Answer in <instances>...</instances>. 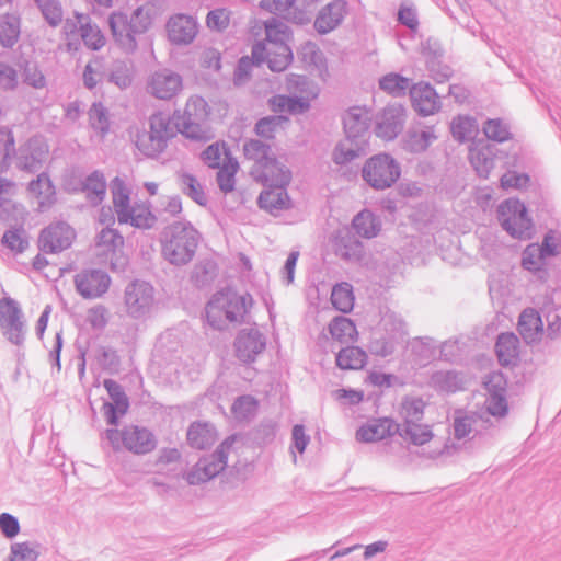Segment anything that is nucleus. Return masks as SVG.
Instances as JSON below:
<instances>
[{
  "label": "nucleus",
  "mask_w": 561,
  "mask_h": 561,
  "mask_svg": "<svg viewBox=\"0 0 561 561\" xmlns=\"http://www.w3.org/2000/svg\"><path fill=\"white\" fill-rule=\"evenodd\" d=\"M373 112L365 106H352L342 115L344 140L336 144L332 160L337 165H345L366 154L369 147Z\"/></svg>",
  "instance_id": "obj_1"
},
{
  "label": "nucleus",
  "mask_w": 561,
  "mask_h": 561,
  "mask_svg": "<svg viewBox=\"0 0 561 561\" xmlns=\"http://www.w3.org/2000/svg\"><path fill=\"white\" fill-rule=\"evenodd\" d=\"M199 232L188 221H175L161 233L162 255L170 264H188L197 250Z\"/></svg>",
  "instance_id": "obj_2"
},
{
  "label": "nucleus",
  "mask_w": 561,
  "mask_h": 561,
  "mask_svg": "<svg viewBox=\"0 0 561 561\" xmlns=\"http://www.w3.org/2000/svg\"><path fill=\"white\" fill-rule=\"evenodd\" d=\"M107 22L116 45L126 54H133L138 47L140 36L150 28L152 18L150 10L138 7L130 15L122 11H113Z\"/></svg>",
  "instance_id": "obj_3"
},
{
  "label": "nucleus",
  "mask_w": 561,
  "mask_h": 561,
  "mask_svg": "<svg viewBox=\"0 0 561 561\" xmlns=\"http://www.w3.org/2000/svg\"><path fill=\"white\" fill-rule=\"evenodd\" d=\"M252 305L250 294L217 291L205 307L206 321L215 330L222 331L227 323H241Z\"/></svg>",
  "instance_id": "obj_4"
},
{
  "label": "nucleus",
  "mask_w": 561,
  "mask_h": 561,
  "mask_svg": "<svg viewBox=\"0 0 561 561\" xmlns=\"http://www.w3.org/2000/svg\"><path fill=\"white\" fill-rule=\"evenodd\" d=\"M561 254V237L556 230H548L540 243L527 244L520 254V266L540 282L549 279V260Z\"/></svg>",
  "instance_id": "obj_5"
},
{
  "label": "nucleus",
  "mask_w": 561,
  "mask_h": 561,
  "mask_svg": "<svg viewBox=\"0 0 561 561\" xmlns=\"http://www.w3.org/2000/svg\"><path fill=\"white\" fill-rule=\"evenodd\" d=\"M181 130L174 114L170 116L157 112L149 118V131L137 135L136 147L146 157L157 158L165 150L169 140L181 134Z\"/></svg>",
  "instance_id": "obj_6"
},
{
  "label": "nucleus",
  "mask_w": 561,
  "mask_h": 561,
  "mask_svg": "<svg viewBox=\"0 0 561 561\" xmlns=\"http://www.w3.org/2000/svg\"><path fill=\"white\" fill-rule=\"evenodd\" d=\"M104 437L115 451L124 448L135 455H146L157 446L153 433L138 425H126L122 430L107 428Z\"/></svg>",
  "instance_id": "obj_7"
},
{
  "label": "nucleus",
  "mask_w": 561,
  "mask_h": 561,
  "mask_svg": "<svg viewBox=\"0 0 561 561\" xmlns=\"http://www.w3.org/2000/svg\"><path fill=\"white\" fill-rule=\"evenodd\" d=\"M497 219L504 231L514 239L528 240L534 233V222L526 205L517 198L503 201L497 207Z\"/></svg>",
  "instance_id": "obj_8"
},
{
  "label": "nucleus",
  "mask_w": 561,
  "mask_h": 561,
  "mask_svg": "<svg viewBox=\"0 0 561 561\" xmlns=\"http://www.w3.org/2000/svg\"><path fill=\"white\" fill-rule=\"evenodd\" d=\"M401 167L389 153H378L363 165L362 178L374 190L390 188L400 178Z\"/></svg>",
  "instance_id": "obj_9"
},
{
  "label": "nucleus",
  "mask_w": 561,
  "mask_h": 561,
  "mask_svg": "<svg viewBox=\"0 0 561 561\" xmlns=\"http://www.w3.org/2000/svg\"><path fill=\"white\" fill-rule=\"evenodd\" d=\"M233 437H227L213 454L202 457L185 474L190 485H198L210 481L225 470L228 461V453L233 443Z\"/></svg>",
  "instance_id": "obj_10"
},
{
  "label": "nucleus",
  "mask_w": 561,
  "mask_h": 561,
  "mask_svg": "<svg viewBox=\"0 0 561 561\" xmlns=\"http://www.w3.org/2000/svg\"><path fill=\"white\" fill-rule=\"evenodd\" d=\"M175 122L180 125L181 134L192 140L205 139V122L208 116V104L202 96H191L183 112L174 111Z\"/></svg>",
  "instance_id": "obj_11"
},
{
  "label": "nucleus",
  "mask_w": 561,
  "mask_h": 561,
  "mask_svg": "<svg viewBox=\"0 0 561 561\" xmlns=\"http://www.w3.org/2000/svg\"><path fill=\"white\" fill-rule=\"evenodd\" d=\"M0 331L13 345L22 346L25 342L26 327L19 302L11 297L0 299Z\"/></svg>",
  "instance_id": "obj_12"
},
{
  "label": "nucleus",
  "mask_w": 561,
  "mask_h": 561,
  "mask_svg": "<svg viewBox=\"0 0 561 561\" xmlns=\"http://www.w3.org/2000/svg\"><path fill=\"white\" fill-rule=\"evenodd\" d=\"M266 344V336L257 327L243 328L237 332L233 341L234 355L243 364L255 363L265 351Z\"/></svg>",
  "instance_id": "obj_13"
},
{
  "label": "nucleus",
  "mask_w": 561,
  "mask_h": 561,
  "mask_svg": "<svg viewBox=\"0 0 561 561\" xmlns=\"http://www.w3.org/2000/svg\"><path fill=\"white\" fill-rule=\"evenodd\" d=\"M468 157L477 174L482 179H488L496 162L504 163L508 159V153L500 150L497 145L481 139L470 146Z\"/></svg>",
  "instance_id": "obj_14"
},
{
  "label": "nucleus",
  "mask_w": 561,
  "mask_h": 561,
  "mask_svg": "<svg viewBox=\"0 0 561 561\" xmlns=\"http://www.w3.org/2000/svg\"><path fill=\"white\" fill-rule=\"evenodd\" d=\"M48 153L47 145L38 137H31L14 152L15 167L23 172H39Z\"/></svg>",
  "instance_id": "obj_15"
},
{
  "label": "nucleus",
  "mask_w": 561,
  "mask_h": 561,
  "mask_svg": "<svg viewBox=\"0 0 561 561\" xmlns=\"http://www.w3.org/2000/svg\"><path fill=\"white\" fill-rule=\"evenodd\" d=\"M375 134L377 137L390 141L402 131L405 122V108L399 103L388 104L375 116Z\"/></svg>",
  "instance_id": "obj_16"
},
{
  "label": "nucleus",
  "mask_w": 561,
  "mask_h": 561,
  "mask_svg": "<svg viewBox=\"0 0 561 561\" xmlns=\"http://www.w3.org/2000/svg\"><path fill=\"white\" fill-rule=\"evenodd\" d=\"M153 286L145 280H134L125 289V305L130 317L139 319L146 316L154 301Z\"/></svg>",
  "instance_id": "obj_17"
},
{
  "label": "nucleus",
  "mask_w": 561,
  "mask_h": 561,
  "mask_svg": "<svg viewBox=\"0 0 561 561\" xmlns=\"http://www.w3.org/2000/svg\"><path fill=\"white\" fill-rule=\"evenodd\" d=\"M182 88V76L168 68L153 71L147 81V91L159 100L173 99Z\"/></svg>",
  "instance_id": "obj_18"
},
{
  "label": "nucleus",
  "mask_w": 561,
  "mask_h": 561,
  "mask_svg": "<svg viewBox=\"0 0 561 561\" xmlns=\"http://www.w3.org/2000/svg\"><path fill=\"white\" fill-rule=\"evenodd\" d=\"M73 238V229L67 222L58 221L41 231L38 248L44 253H59L71 245Z\"/></svg>",
  "instance_id": "obj_19"
},
{
  "label": "nucleus",
  "mask_w": 561,
  "mask_h": 561,
  "mask_svg": "<svg viewBox=\"0 0 561 561\" xmlns=\"http://www.w3.org/2000/svg\"><path fill=\"white\" fill-rule=\"evenodd\" d=\"M77 293L84 299H94L103 296L111 285V277L102 270H83L75 276Z\"/></svg>",
  "instance_id": "obj_20"
},
{
  "label": "nucleus",
  "mask_w": 561,
  "mask_h": 561,
  "mask_svg": "<svg viewBox=\"0 0 561 561\" xmlns=\"http://www.w3.org/2000/svg\"><path fill=\"white\" fill-rule=\"evenodd\" d=\"M250 174L263 186L289 184L291 180L290 170L274 153L266 161L252 165Z\"/></svg>",
  "instance_id": "obj_21"
},
{
  "label": "nucleus",
  "mask_w": 561,
  "mask_h": 561,
  "mask_svg": "<svg viewBox=\"0 0 561 561\" xmlns=\"http://www.w3.org/2000/svg\"><path fill=\"white\" fill-rule=\"evenodd\" d=\"M347 13V1L332 0L317 12L313 28L319 35H327L341 26Z\"/></svg>",
  "instance_id": "obj_22"
},
{
  "label": "nucleus",
  "mask_w": 561,
  "mask_h": 561,
  "mask_svg": "<svg viewBox=\"0 0 561 561\" xmlns=\"http://www.w3.org/2000/svg\"><path fill=\"white\" fill-rule=\"evenodd\" d=\"M409 95L412 107L420 116L426 117L440 110L439 95L428 82L412 84Z\"/></svg>",
  "instance_id": "obj_23"
},
{
  "label": "nucleus",
  "mask_w": 561,
  "mask_h": 561,
  "mask_svg": "<svg viewBox=\"0 0 561 561\" xmlns=\"http://www.w3.org/2000/svg\"><path fill=\"white\" fill-rule=\"evenodd\" d=\"M198 26L196 20L187 14L178 13L167 22L168 38L175 45L191 44L196 37Z\"/></svg>",
  "instance_id": "obj_24"
},
{
  "label": "nucleus",
  "mask_w": 561,
  "mask_h": 561,
  "mask_svg": "<svg viewBox=\"0 0 561 561\" xmlns=\"http://www.w3.org/2000/svg\"><path fill=\"white\" fill-rule=\"evenodd\" d=\"M106 187L104 173L100 170H94L83 180L78 181V187L69 188V193H83L91 205L98 206L105 198Z\"/></svg>",
  "instance_id": "obj_25"
},
{
  "label": "nucleus",
  "mask_w": 561,
  "mask_h": 561,
  "mask_svg": "<svg viewBox=\"0 0 561 561\" xmlns=\"http://www.w3.org/2000/svg\"><path fill=\"white\" fill-rule=\"evenodd\" d=\"M30 194L37 199L41 211L49 209L57 201L56 187L47 172H41L27 186Z\"/></svg>",
  "instance_id": "obj_26"
},
{
  "label": "nucleus",
  "mask_w": 561,
  "mask_h": 561,
  "mask_svg": "<svg viewBox=\"0 0 561 561\" xmlns=\"http://www.w3.org/2000/svg\"><path fill=\"white\" fill-rule=\"evenodd\" d=\"M288 184H275L264 186V190L257 197V205L261 209L273 214L274 211L289 208L290 198L287 193Z\"/></svg>",
  "instance_id": "obj_27"
},
{
  "label": "nucleus",
  "mask_w": 561,
  "mask_h": 561,
  "mask_svg": "<svg viewBox=\"0 0 561 561\" xmlns=\"http://www.w3.org/2000/svg\"><path fill=\"white\" fill-rule=\"evenodd\" d=\"M398 423L388 417L373 420L362 425L356 431V439L362 443H373L385 439L386 437L397 433Z\"/></svg>",
  "instance_id": "obj_28"
},
{
  "label": "nucleus",
  "mask_w": 561,
  "mask_h": 561,
  "mask_svg": "<svg viewBox=\"0 0 561 561\" xmlns=\"http://www.w3.org/2000/svg\"><path fill=\"white\" fill-rule=\"evenodd\" d=\"M268 107L274 113L304 114L310 108V101L298 95L276 94L268 99Z\"/></svg>",
  "instance_id": "obj_29"
},
{
  "label": "nucleus",
  "mask_w": 561,
  "mask_h": 561,
  "mask_svg": "<svg viewBox=\"0 0 561 561\" xmlns=\"http://www.w3.org/2000/svg\"><path fill=\"white\" fill-rule=\"evenodd\" d=\"M517 330L527 344L536 342L543 331L539 312L534 308H526L519 316Z\"/></svg>",
  "instance_id": "obj_30"
},
{
  "label": "nucleus",
  "mask_w": 561,
  "mask_h": 561,
  "mask_svg": "<svg viewBox=\"0 0 561 561\" xmlns=\"http://www.w3.org/2000/svg\"><path fill=\"white\" fill-rule=\"evenodd\" d=\"M382 222L378 215L369 209H363L352 220L355 233L364 239H373L381 231Z\"/></svg>",
  "instance_id": "obj_31"
},
{
  "label": "nucleus",
  "mask_w": 561,
  "mask_h": 561,
  "mask_svg": "<svg viewBox=\"0 0 561 561\" xmlns=\"http://www.w3.org/2000/svg\"><path fill=\"white\" fill-rule=\"evenodd\" d=\"M379 316L380 320L375 330H381L382 334L393 335L396 339L403 341L407 332L402 317L386 305L379 307Z\"/></svg>",
  "instance_id": "obj_32"
},
{
  "label": "nucleus",
  "mask_w": 561,
  "mask_h": 561,
  "mask_svg": "<svg viewBox=\"0 0 561 561\" xmlns=\"http://www.w3.org/2000/svg\"><path fill=\"white\" fill-rule=\"evenodd\" d=\"M503 164L507 167V171L500 179L503 188L520 190L528 186L530 176L528 173L517 170L520 168V163L519 157L516 153L508 156V159H506Z\"/></svg>",
  "instance_id": "obj_33"
},
{
  "label": "nucleus",
  "mask_w": 561,
  "mask_h": 561,
  "mask_svg": "<svg viewBox=\"0 0 561 561\" xmlns=\"http://www.w3.org/2000/svg\"><path fill=\"white\" fill-rule=\"evenodd\" d=\"M335 253L343 260L357 262L364 256V244L356 233L347 231L336 238Z\"/></svg>",
  "instance_id": "obj_34"
},
{
  "label": "nucleus",
  "mask_w": 561,
  "mask_h": 561,
  "mask_svg": "<svg viewBox=\"0 0 561 561\" xmlns=\"http://www.w3.org/2000/svg\"><path fill=\"white\" fill-rule=\"evenodd\" d=\"M157 222L156 215L146 203H134L129 213L118 221L119 225H130L137 229H151Z\"/></svg>",
  "instance_id": "obj_35"
},
{
  "label": "nucleus",
  "mask_w": 561,
  "mask_h": 561,
  "mask_svg": "<svg viewBox=\"0 0 561 561\" xmlns=\"http://www.w3.org/2000/svg\"><path fill=\"white\" fill-rule=\"evenodd\" d=\"M216 440L215 427L208 423L195 422L187 430V443L195 449L209 448Z\"/></svg>",
  "instance_id": "obj_36"
},
{
  "label": "nucleus",
  "mask_w": 561,
  "mask_h": 561,
  "mask_svg": "<svg viewBox=\"0 0 561 561\" xmlns=\"http://www.w3.org/2000/svg\"><path fill=\"white\" fill-rule=\"evenodd\" d=\"M111 193L113 207L117 216V221H119L134 207V204L130 203V190L122 179L116 176L112 181Z\"/></svg>",
  "instance_id": "obj_37"
},
{
  "label": "nucleus",
  "mask_w": 561,
  "mask_h": 561,
  "mask_svg": "<svg viewBox=\"0 0 561 561\" xmlns=\"http://www.w3.org/2000/svg\"><path fill=\"white\" fill-rule=\"evenodd\" d=\"M495 353L502 366L515 363L518 356V339L514 333H501L495 343Z\"/></svg>",
  "instance_id": "obj_38"
},
{
  "label": "nucleus",
  "mask_w": 561,
  "mask_h": 561,
  "mask_svg": "<svg viewBox=\"0 0 561 561\" xmlns=\"http://www.w3.org/2000/svg\"><path fill=\"white\" fill-rule=\"evenodd\" d=\"M402 341L393 335L382 334L381 330H373L368 343L370 354L386 358L394 354L398 345Z\"/></svg>",
  "instance_id": "obj_39"
},
{
  "label": "nucleus",
  "mask_w": 561,
  "mask_h": 561,
  "mask_svg": "<svg viewBox=\"0 0 561 561\" xmlns=\"http://www.w3.org/2000/svg\"><path fill=\"white\" fill-rule=\"evenodd\" d=\"M430 385L439 392L455 393L462 389V378L456 370H437L430 377Z\"/></svg>",
  "instance_id": "obj_40"
},
{
  "label": "nucleus",
  "mask_w": 561,
  "mask_h": 561,
  "mask_svg": "<svg viewBox=\"0 0 561 561\" xmlns=\"http://www.w3.org/2000/svg\"><path fill=\"white\" fill-rule=\"evenodd\" d=\"M265 36L266 43L273 47L289 46L293 31L285 22L272 18L265 23Z\"/></svg>",
  "instance_id": "obj_41"
},
{
  "label": "nucleus",
  "mask_w": 561,
  "mask_h": 561,
  "mask_svg": "<svg viewBox=\"0 0 561 561\" xmlns=\"http://www.w3.org/2000/svg\"><path fill=\"white\" fill-rule=\"evenodd\" d=\"M21 34V19L15 14L0 15V45L3 48H12Z\"/></svg>",
  "instance_id": "obj_42"
},
{
  "label": "nucleus",
  "mask_w": 561,
  "mask_h": 561,
  "mask_svg": "<svg viewBox=\"0 0 561 561\" xmlns=\"http://www.w3.org/2000/svg\"><path fill=\"white\" fill-rule=\"evenodd\" d=\"M367 363V354L358 346H346L336 354V366L343 370H358Z\"/></svg>",
  "instance_id": "obj_43"
},
{
  "label": "nucleus",
  "mask_w": 561,
  "mask_h": 561,
  "mask_svg": "<svg viewBox=\"0 0 561 561\" xmlns=\"http://www.w3.org/2000/svg\"><path fill=\"white\" fill-rule=\"evenodd\" d=\"M89 125L101 137L111 130V116L108 108L100 101L93 102L88 111Z\"/></svg>",
  "instance_id": "obj_44"
},
{
  "label": "nucleus",
  "mask_w": 561,
  "mask_h": 561,
  "mask_svg": "<svg viewBox=\"0 0 561 561\" xmlns=\"http://www.w3.org/2000/svg\"><path fill=\"white\" fill-rule=\"evenodd\" d=\"M379 89L393 98L404 96L412 87L411 80L398 72H389L378 80Z\"/></svg>",
  "instance_id": "obj_45"
},
{
  "label": "nucleus",
  "mask_w": 561,
  "mask_h": 561,
  "mask_svg": "<svg viewBox=\"0 0 561 561\" xmlns=\"http://www.w3.org/2000/svg\"><path fill=\"white\" fill-rule=\"evenodd\" d=\"M330 300L334 309L343 313L351 312L355 301L353 286L346 282L335 284L332 288Z\"/></svg>",
  "instance_id": "obj_46"
},
{
  "label": "nucleus",
  "mask_w": 561,
  "mask_h": 561,
  "mask_svg": "<svg viewBox=\"0 0 561 561\" xmlns=\"http://www.w3.org/2000/svg\"><path fill=\"white\" fill-rule=\"evenodd\" d=\"M450 131L455 140L467 142L474 138L478 133V124L476 118L468 115H458L453 118Z\"/></svg>",
  "instance_id": "obj_47"
},
{
  "label": "nucleus",
  "mask_w": 561,
  "mask_h": 561,
  "mask_svg": "<svg viewBox=\"0 0 561 561\" xmlns=\"http://www.w3.org/2000/svg\"><path fill=\"white\" fill-rule=\"evenodd\" d=\"M397 433L405 440H409L413 445H417V446L428 443L433 437V433H432L430 426L424 425L422 423H412V424H399L398 423Z\"/></svg>",
  "instance_id": "obj_48"
},
{
  "label": "nucleus",
  "mask_w": 561,
  "mask_h": 561,
  "mask_svg": "<svg viewBox=\"0 0 561 561\" xmlns=\"http://www.w3.org/2000/svg\"><path fill=\"white\" fill-rule=\"evenodd\" d=\"M482 129L486 137L484 141L495 145L505 142L513 137L510 125L502 118H488L483 123Z\"/></svg>",
  "instance_id": "obj_49"
},
{
  "label": "nucleus",
  "mask_w": 561,
  "mask_h": 561,
  "mask_svg": "<svg viewBox=\"0 0 561 561\" xmlns=\"http://www.w3.org/2000/svg\"><path fill=\"white\" fill-rule=\"evenodd\" d=\"M83 20L85 22L81 25L79 38H81L88 49L98 51L105 45V36L101 28L95 23H92L90 16L83 18Z\"/></svg>",
  "instance_id": "obj_50"
},
{
  "label": "nucleus",
  "mask_w": 561,
  "mask_h": 561,
  "mask_svg": "<svg viewBox=\"0 0 561 561\" xmlns=\"http://www.w3.org/2000/svg\"><path fill=\"white\" fill-rule=\"evenodd\" d=\"M321 0H295L293 7H290V19L291 22L305 26L314 21L316 11L318 3Z\"/></svg>",
  "instance_id": "obj_51"
},
{
  "label": "nucleus",
  "mask_w": 561,
  "mask_h": 561,
  "mask_svg": "<svg viewBox=\"0 0 561 561\" xmlns=\"http://www.w3.org/2000/svg\"><path fill=\"white\" fill-rule=\"evenodd\" d=\"M239 170V162L232 157H228L222 167L218 169L216 182L224 194L231 193L236 187V174Z\"/></svg>",
  "instance_id": "obj_52"
},
{
  "label": "nucleus",
  "mask_w": 561,
  "mask_h": 561,
  "mask_svg": "<svg viewBox=\"0 0 561 561\" xmlns=\"http://www.w3.org/2000/svg\"><path fill=\"white\" fill-rule=\"evenodd\" d=\"M18 66L22 72L23 82L25 84L36 90L46 88L47 80L39 69L37 61L23 59Z\"/></svg>",
  "instance_id": "obj_53"
},
{
  "label": "nucleus",
  "mask_w": 561,
  "mask_h": 561,
  "mask_svg": "<svg viewBox=\"0 0 561 561\" xmlns=\"http://www.w3.org/2000/svg\"><path fill=\"white\" fill-rule=\"evenodd\" d=\"M107 81L121 90L127 89L134 81V69L130 62L116 60L113 62Z\"/></svg>",
  "instance_id": "obj_54"
},
{
  "label": "nucleus",
  "mask_w": 561,
  "mask_h": 561,
  "mask_svg": "<svg viewBox=\"0 0 561 561\" xmlns=\"http://www.w3.org/2000/svg\"><path fill=\"white\" fill-rule=\"evenodd\" d=\"M329 333L334 340L342 343L353 341L357 335L354 322L346 317L337 316L329 323Z\"/></svg>",
  "instance_id": "obj_55"
},
{
  "label": "nucleus",
  "mask_w": 561,
  "mask_h": 561,
  "mask_svg": "<svg viewBox=\"0 0 561 561\" xmlns=\"http://www.w3.org/2000/svg\"><path fill=\"white\" fill-rule=\"evenodd\" d=\"M179 185L183 194L188 196L199 206L207 204L206 194L198 180L191 173L183 172L179 175Z\"/></svg>",
  "instance_id": "obj_56"
},
{
  "label": "nucleus",
  "mask_w": 561,
  "mask_h": 561,
  "mask_svg": "<svg viewBox=\"0 0 561 561\" xmlns=\"http://www.w3.org/2000/svg\"><path fill=\"white\" fill-rule=\"evenodd\" d=\"M425 402L419 397H407L401 404V424L421 423L424 416Z\"/></svg>",
  "instance_id": "obj_57"
},
{
  "label": "nucleus",
  "mask_w": 561,
  "mask_h": 561,
  "mask_svg": "<svg viewBox=\"0 0 561 561\" xmlns=\"http://www.w3.org/2000/svg\"><path fill=\"white\" fill-rule=\"evenodd\" d=\"M288 122L289 118L285 115L264 116L257 119L255 123L254 131L261 138L273 139L275 137L276 130Z\"/></svg>",
  "instance_id": "obj_58"
},
{
  "label": "nucleus",
  "mask_w": 561,
  "mask_h": 561,
  "mask_svg": "<svg viewBox=\"0 0 561 561\" xmlns=\"http://www.w3.org/2000/svg\"><path fill=\"white\" fill-rule=\"evenodd\" d=\"M243 154L247 159L254 162L253 165H257L259 162L266 161L273 154V151L271 145L260 139L251 138L243 144Z\"/></svg>",
  "instance_id": "obj_59"
},
{
  "label": "nucleus",
  "mask_w": 561,
  "mask_h": 561,
  "mask_svg": "<svg viewBox=\"0 0 561 561\" xmlns=\"http://www.w3.org/2000/svg\"><path fill=\"white\" fill-rule=\"evenodd\" d=\"M480 420V415L474 412L456 414L453 421L454 437L458 440L468 437L476 431V425Z\"/></svg>",
  "instance_id": "obj_60"
},
{
  "label": "nucleus",
  "mask_w": 561,
  "mask_h": 561,
  "mask_svg": "<svg viewBox=\"0 0 561 561\" xmlns=\"http://www.w3.org/2000/svg\"><path fill=\"white\" fill-rule=\"evenodd\" d=\"M15 140L11 129L0 127V175L5 173L15 152Z\"/></svg>",
  "instance_id": "obj_61"
},
{
  "label": "nucleus",
  "mask_w": 561,
  "mask_h": 561,
  "mask_svg": "<svg viewBox=\"0 0 561 561\" xmlns=\"http://www.w3.org/2000/svg\"><path fill=\"white\" fill-rule=\"evenodd\" d=\"M1 242L16 254L23 253L28 248V239L23 227H12L5 230Z\"/></svg>",
  "instance_id": "obj_62"
},
{
  "label": "nucleus",
  "mask_w": 561,
  "mask_h": 561,
  "mask_svg": "<svg viewBox=\"0 0 561 561\" xmlns=\"http://www.w3.org/2000/svg\"><path fill=\"white\" fill-rule=\"evenodd\" d=\"M293 59L294 54L290 46H272L267 67L273 72H282L288 68Z\"/></svg>",
  "instance_id": "obj_63"
},
{
  "label": "nucleus",
  "mask_w": 561,
  "mask_h": 561,
  "mask_svg": "<svg viewBox=\"0 0 561 561\" xmlns=\"http://www.w3.org/2000/svg\"><path fill=\"white\" fill-rule=\"evenodd\" d=\"M434 50V55L428 58L426 62V68L428 70L430 77L436 81L437 83H444L449 80L453 75L451 68L444 62V55H440Z\"/></svg>",
  "instance_id": "obj_64"
}]
</instances>
